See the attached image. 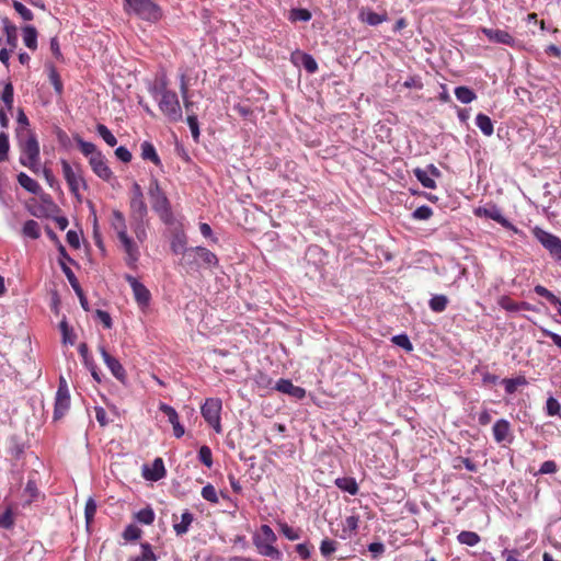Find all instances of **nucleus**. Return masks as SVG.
I'll list each match as a JSON object with an SVG mask.
<instances>
[{"label":"nucleus","mask_w":561,"mask_h":561,"mask_svg":"<svg viewBox=\"0 0 561 561\" xmlns=\"http://www.w3.org/2000/svg\"><path fill=\"white\" fill-rule=\"evenodd\" d=\"M89 163L93 172L104 181H110L113 176V172L108 168L106 160L102 153L93 154L90 157Z\"/></svg>","instance_id":"obj_15"},{"label":"nucleus","mask_w":561,"mask_h":561,"mask_svg":"<svg viewBox=\"0 0 561 561\" xmlns=\"http://www.w3.org/2000/svg\"><path fill=\"white\" fill-rule=\"evenodd\" d=\"M49 79H50L51 84L54 85L55 91L58 94H61L62 93V83H61L60 77L57 73L55 68L50 69Z\"/></svg>","instance_id":"obj_59"},{"label":"nucleus","mask_w":561,"mask_h":561,"mask_svg":"<svg viewBox=\"0 0 561 561\" xmlns=\"http://www.w3.org/2000/svg\"><path fill=\"white\" fill-rule=\"evenodd\" d=\"M140 536L141 529L133 524L128 525L123 533V538L125 540H136L140 538Z\"/></svg>","instance_id":"obj_49"},{"label":"nucleus","mask_w":561,"mask_h":561,"mask_svg":"<svg viewBox=\"0 0 561 561\" xmlns=\"http://www.w3.org/2000/svg\"><path fill=\"white\" fill-rule=\"evenodd\" d=\"M547 414L550 416H561V405L557 399L549 397L546 402Z\"/></svg>","instance_id":"obj_42"},{"label":"nucleus","mask_w":561,"mask_h":561,"mask_svg":"<svg viewBox=\"0 0 561 561\" xmlns=\"http://www.w3.org/2000/svg\"><path fill=\"white\" fill-rule=\"evenodd\" d=\"M503 383L505 386V391L510 394L514 393L518 386H524L527 383L525 377L510 378L503 379Z\"/></svg>","instance_id":"obj_37"},{"label":"nucleus","mask_w":561,"mask_h":561,"mask_svg":"<svg viewBox=\"0 0 561 561\" xmlns=\"http://www.w3.org/2000/svg\"><path fill=\"white\" fill-rule=\"evenodd\" d=\"M336 550V542L331 539H323L320 545L321 554L324 557L331 556Z\"/></svg>","instance_id":"obj_51"},{"label":"nucleus","mask_w":561,"mask_h":561,"mask_svg":"<svg viewBox=\"0 0 561 561\" xmlns=\"http://www.w3.org/2000/svg\"><path fill=\"white\" fill-rule=\"evenodd\" d=\"M535 238L556 260L561 261V239L540 227L533 229Z\"/></svg>","instance_id":"obj_8"},{"label":"nucleus","mask_w":561,"mask_h":561,"mask_svg":"<svg viewBox=\"0 0 561 561\" xmlns=\"http://www.w3.org/2000/svg\"><path fill=\"white\" fill-rule=\"evenodd\" d=\"M96 131L108 146L114 147L117 144V139L105 125L98 124Z\"/></svg>","instance_id":"obj_36"},{"label":"nucleus","mask_w":561,"mask_h":561,"mask_svg":"<svg viewBox=\"0 0 561 561\" xmlns=\"http://www.w3.org/2000/svg\"><path fill=\"white\" fill-rule=\"evenodd\" d=\"M18 182L19 184L24 188L26 190L27 192L32 193V194H41L42 193V187L41 185L35 181L33 180L32 178H30L27 174H25L24 172H21L19 175H18Z\"/></svg>","instance_id":"obj_23"},{"label":"nucleus","mask_w":561,"mask_h":561,"mask_svg":"<svg viewBox=\"0 0 561 561\" xmlns=\"http://www.w3.org/2000/svg\"><path fill=\"white\" fill-rule=\"evenodd\" d=\"M428 305L434 312H443L448 305V298L445 295H434Z\"/></svg>","instance_id":"obj_34"},{"label":"nucleus","mask_w":561,"mask_h":561,"mask_svg":"<svg viewBox=\"0 0 561 561\" xmlns=\"http://www.w3.org/2000/svg\"><path fill=\"white\" fill-rule=\"evenodd\" d=\"M60 267L64 274L66 275L68 282L70 283L72 289L77 294L80 304L84 310H88V300L83 294V290L75 275V273L71 271V268L64 262H60Z\"/></svg>","instance_id":"obj_18"},{"label":"nucleus","mask_w":561,"mask_h":561,"mask_svg":"<svg viewBox=\"0 0 561 561\" xmlns=\"http://www.w3.org/2000/svg\"><path fill=\"white\" fill-rule=\"evenodd\" d=\"M202 496L211 503H218L219 501L216 489L211 484H207L202 489Z\"/></svg>","instance_id":"obj_54"},{"label":"nucleus","mask_w":561,"mask_h":561,"mask_svg":"<svg viewBox=\"0 0 561 561\" xmlns=\"http://www.w3.org/2000/svg\"><path fill=\"white\" fill-rule=\"evenodd\" d=\"M368 551L374 559H378L385 552V545L382 542H371L368 545Z\"/></svg>","instance_id":"obj_62"},{"label":"nucleus","mask_w":561,"mask_h":561,"mask_svg":"<svg viewBox=\"0 0 561 561\" xmlns=\"http://www.w3.org/2000/svg\"><path fill=\"white\" fill-rule=\"evenodd\" d=\"M413 174L421 182V184L426 188H435L436 182L433 178H431L424 169L415 168L413 170Z\"/></svg>","instance_id":"obj_33"},{"label":"nucleus","mask_w":561,"mask_h":561,"mask_svg":"<svg viewBox=\"0 0 561 561\" xmlns=\"http://www.w3.org/2000/svg\"><path fill=\"white\" fill-rule=\"evenodd\" d=\"M131 561H157V556L153 553L151 546L144 542L141 543V554Z\"/></svg>","instance_id":"obj_39"},{"label":"nucleus","mask_w":561,"mask_h":561,"mask_svg":"<svg viewBox=\"0 0 561 561\" xmlns=\"http://www.w3.org/2000/svg\"><path fill=\"white\" fill-rule=\"evenodd\" d=\"M95 419L101 426H106L108 424L106 411L102 407L95 408Z\"/></svg>","instance_id":"obj_64"},{"label":"nucleus","mask_w":561,"mask_h":561,"mask_svg":"<svg viewBox=\"0 0 561 561\" xmlns=\"http://www.w3.org/2000/svg\"><path fill=\"white\" fill-rule=\"evenodd\" d=\"M140 149H141V158L144 160H149L152 163H154L156 165L161 164V160L156 151V148L153 147V145L151 142L144 141L140 145Z\"/></svg>","instance_id":"obj_25"},{"label":"nucleus","mask_w":561,"mask_h":561,"mask_svg":"<svg viewBox=\"0 0 561 561\" xmlns=\"http://www.w3.org/2000/svg\"><path fill=\"white\" fill-rule=\"evenodd\" d=\"M291 19L307 22L311 19V13L307 9H295L291 11Z\"/></svg>","instance_id":"obj_57"},{"label":"nucleus","mask_w":561,"mask_h":561,"mask_svg":"<svg viewBox=\"0 0 561 561\" xmlns=\"http://www.w3.org/2000/svg\"><path fill=\"white\" fill-rule=\"evenodd\" d=\"M359 18L363 22L369 25H378L386 20L385 15H380L370 10H362L359 13Z\"/></svg>","instance_id":"obj_31"},{"label":"nucleus","mask_w":561,"mask_h":561,"mask_svg":"<svg viewBox=\"0 0 561 561\" xmlns=\"http://www.w3.org/2000/svg\"><path fill=\"white\" fill-rule=\"evenodd\" d=\"M78 144H79V148H80L81 152L84 156L93 157V154L101 153L100 151L96 150L95 145L92 142H88L82 139H79Z\"/></svg>","instance_id":"obj_52"},{"label":"nucleus","mask_w":561,"mask_h":561,"mask_svg":"<svg viewBox=\"0 0 561 561\" xmlns=\"http://www.w3.org/2000/svg\"><path fill=\"white\" fill-rule=\"evenodd\" d=\"M455 95L457 100L463 104H469L477 98L476 93L471 89L463 85L455 89Z\"/></svg>","instance_id":"obj_29"},{"label":"nucleus","mask_w":561,"mask_h":561,"mask_svg":"<svg viewBox=\"0 0 561 561\" xmlns=\"http://www.w3.org/2000/svg\"><path fill=\"white\" fill-rule=\"evenodd\" d=\"M194 517L193 514L188 511L184 512L181 516V522L174 524L173 528L176 535L181 536L187 533L190 525L192 524Z\"/></svg>","instance_id":"obj_28"},{"label":"nucleus","mask_w":561,"mask_h":561,"mask_svg":"<svg viewBox=\"0 0 561 561\" xmlns=\"http://www.w3.org/2000/svg\"><path fill=\"white\" fill-rule=\"evenodd\" d=\"M160 410L168 416L169 422L172 424L174 436L178 438L182 437L184 435V427L179 422L176 411L165 403L160 405Z\"/></svg>","instance_id":"obj_21"},{"label":"nucleus","mask_w":561,"mask_h":561,"mask_svg":"<svg viewBox=\"0 0 561 561\" xmlns=\"http://www.w3.org/2000/svg\"><path fill=\"white\" fill-rule=\"evenodd\" d=\"M136 518L141 524L151 525L154 520V513L150 507H146V508L140 510L136 514Z\"/></svg>","instance_id":"obj_40"},{"label":"nucleus","mask_w":561,"mask_h":561,"mask_svg":"<svg viewBox=\"0 0 561 561\" xmlns=\"http://www.w3.org/2000/svg\"><path fill=\"white\" fill-rule=\"evenodd\" d=\"M335 485L342 491L350 493L351 495H356L358 493V484L354 478H337L335 480Z\"/></svg>","instance_id":"obj_24"},{"label":"nucleus","mask_w":561,"mask_h":561,"mask_svg":"<svg viewBox=\"0 0 561 561\" xmlns=\"http://www.w3.org/2000/svg\"><path fill=\"white\" fill-rule=\"evenodd\" d=\"M70 408V394H56L54 420H60Z\"/></svg>","instance_id":"obj_22"},{"label":"nucleus","mask_w":561,"mask_h":561,"mask_svg":"<svg viewBox=\"0 0 561 561\" xmlns=\"http://www.w3.org/2000/svg\"><path fill=\"white\" fill-rule=\"evenodd\" d=\"M142 476L149 481H159L165 476V468L161 458H156L151 467L145 465L142 467Z\"/></svg>","instance_id":"obj_19"},{"label":"nucleus","mask_w":561,"mask_h":561,"mask_svg":"<svg viewBox=\"0 0 561 561\" xmlns=\"http://www.w3.org/2000/svg\"><path fill=\"white\" fill-rule=\"evenodd\" d=\"M12 5L24 21L33 20V18H34L33 12L30 9H27L23 3H21L20 1H16V0H13Z\"/></svg>","instance_id":"obj_43"},{"label":"nucleus","mask_w":561,"mask_h":561,"mask_svg":"<svg viewBox=\"0 0 561 561\" xmlns=\"http://www.w3.org/2000/svg\"><path fill=\"white\" fill-rule=\"evenodd\" d=\"M112 227L116 231L117 238L126 253L127 265L135 266L139 259V250L134 240L128 237L125 217L119 210L113 211Z\"/></svg>","instance_id":"obj_2"},{"label":"nucleus","mask_w":561,"mask_h":561,"mask_svg":"<svg viewBox=\"0 0 561 561\" xmlns=\"http://www.w3.org/2000/svg\"><path fill=\"white\" fill-rule=\"evenodd\" d=\"M115 156L117 157V159H119L121 161H123L125 163L130 162L131 157H133L130 151L126 147H123V146L116 148Z\"/></svg>","instance_id":"obj_63"},{"label":"nucleus","mask_w":561,"mask_h":561,"mask_svg":"<svg viewBox=\"0 0 561 561\" xmlns=\"http://www.w3.org/2000/svg\"><path fill=\"white\" fill-rule=\"evenodd\" d=\"M13 515H12V512L11 510H5L1 515H0V527L2 528H11L13 526Z\"/></svg>","instance_id":"obj_58"},{"label":"nucleus","mask_w":561,"mask_h":561,"mask_svg":"<svg viewBox=\"0 0 561 561\" xmlns=\"http://www.w3.org/2000/svg\"><path fill=\"white\" fill-rule=\"evenodd\" d=\"M148 195L152 209L159 215L162 221L169 224L172 220V211L168 197L161 190L157 179H151Z\"/></svg>","instance_id":"obj_3"},{"label":"nucleus","mask_w":561,"mask_h":561,"mask_svg":"<svg viewBox=\"0 0 561 561\" xmlns=\"http://www.w3.org/2000/svg\"><path fill=\"white\" fill-rule=\"evenodd\" d=\"M157 100L160 111L169 122L176 123L182 121V107L175 92H165L164 95L159 96Z\"/></svg>","instance_id":"obj_7"},{"label":"nucleus","mask_w":561,"mask_h":561,"mask_svg":"<svg viewBox=\"0 0 561 561\" xmlns=\"http://www.w3.org/2000/svg\"><path fill=\"white\" fill-rule=\"evenodd\" d=\"M476 215L480 216V217L483 216L485 218L493 219L494 221L499 222L504 228L510 229V230L514 231L515 233H518V229L502 215L501 209L496 206L479 207L476 210Z\"/></svg>","instance_id":"obj_11"},{"label":"nucleus","mask_w":561,"mask_h":561,"mask_svg":"<svg viewBox=\"0 0 561 561\" xmlns=\"http://www.w3.org/2000/svg\"><path fill=\"white\" fill-rule=\"evenodd\" d=\"M392 342L408 352L413 350L412 343L410 342L407 334L394 335L392 337Z\"/></svg>","instance_id":"obj_53"},{"label":"nucleus","mask_w":561,"mask_h":561,"mask_svg":"<svg viewBox=\"0 0 561 561\" xmlns=\"http://www.w3.org/2000/svg\"><path fill=\"white\" fill-rule=\"evenodd\" d=\"M168 85L169 83L167 77L162 76L156 81L149 91L154 99H158L159 96L164 95L165 92H172Z\"/></svg>","instance_id":"obj_27"},{"label":"nucleus","mask_w":561,"mask_h":561,"mask_svg":"<svg viewBox=\"0 0 561 561\" xmlns=\"http://www.w3.org/2000/svg\"><path fill=\"white\" fill-rule=\"evenodd\" d=\"M20 163L34 173L39 172V145L34 134L21 145Z\"/></svg>","instance_id":"obj_6"},{"label":"nucleus","mask_w":561,"mask_h":561,"mask_svg":"<svg viewBox=\"0 0 561 561\" xmlns=\"http://www.w3.org/2000/svg\"><path fill=\"white\" fill-rule=\"evenodd\" d=\"M558 470V466L553 460H547L541 463L539 469V474H551L556 473Z\"/></svg>","instance_id":"obj_60"},{"label":"nucleus","mask_w":561,"mask_h":561,"mask_svg":"<svg viewBox=\"0 0 561 561\" xmlns=\"http://www.w3.org/2000/svg\"><path fill=\"white\" fill-rule=\"evenodd\" d=\"M275 388L280 392L287 393L297 399H302L306 396V390L304 388L293 385L288 379H279Z\"/></svg>","instance_id":"obj_20"},{"label":"nucleus","mask_w":561,"mask_h":561,"mask_svg":"<svg viewBox=\"0 0 561 561\" xmlns=\"http://www.w3.org/2000/svg\"><path fill=\"white\" fill-rule=\"evenodd\" d=\"M130 220L134 225V231L137 236H139V230L141 229V222L146 218L148 214V208L145 203V197L142 193L141 186L135 182L131 186L130 191Z\"/></svg>","instance_id":"obj_4"},{"label":"nucleus","mask_w":561,"mask_h":561,"mask_svg":"<svg viewBox=\"0 0 561 561\" xmlns=\"http://www.w3.org/2000/svg\"><path fill=\"white\" fill-rule=\"evenodd\" d=\"M7 36V44L11 48H15L18 46V28L16 27H9L8 31H4Z\"/></svg>","instance_id":"obj_61"},{"label":"nucleus","mask_w":561,"mask_h":561,"mask_svg":"<svg viewBox=\"0 0 561 561\" xmlns=\"http://www.w3.org/2000/svg\"><path fill=\"white\" fill-rule=\"evenodd\" d=\"M476 124L485 136L493 134V124L489 116L480 113L476 117Z\"/></svg>","instance_id":"obj_30"},{"label":"nucleus","mask_w":561,"mask_h":561,"mask_svg":"<svg viewBox=\"0 0 561 561\" xmlns=\"http://www.w3.org/2000/svg\"><path fill=\"white\" fill-rule=\"evenodd\" d=\"M186 121L190 126L193 138L197 139L199 137V127H198L197 116L194 113L188 114Z\"/></svg>","instance_id":"obj_55"},{"label":"nucleus","mask_w":561,"mask_h":561,"mask_svg":"<svg viewBox=\"0 0 561 561\" xmlns=\"http://www.w3.org/2000/svg\"><path fill=\"white\" fill-rule=\"evenodd\" d=\"M433 210L428 206H420L413 213L412 217L416 220H427L432 217Z\"/></svg>","instance_id":"obj_47"},{"label":"nucleus","mask_w":561,"mask_h":561,"mask_svg":"<svg viewBox=\"0 0 561 561\" xmlns=\"http://www.w3.org/2000/svg\"><path fill=\"white\" fill-rule=\"evenodd\" d=\"M483 34L489 38L490 42L504 44L507 46H515V38L506 31L499 28H482Z\"/></svg>","instance_id":"obj_17"},{"label":"nucleus","mask_w":561,"mask_h":561,"mask_svg":"<svg viewBox=\"0 0 561 561\" xmlns=\"http://www.w3.org/2000/svg\"><path fill=\"white\" fill-rule=\"evenodd\" d=\"M1 100L3 101V103L5 104V106L11 110L12 108V105H13V85L11 82H8L4 88H3V91L1 93Z\"/></svg>","instance_id":"obj_44"},{"label":"nucleus","mask_w":561,"mask_h":561,"mask_svg":"<svg viewBox=\"0 0 561 561\" xmlns=\"http://www.w3.org/2000/svg\"><path fill=\"white\" fill-rule=\"evenodd\" d=\"M534 290L537 295L545 297L547 300H549L553 305H557L561 300L553 293H551L550 290H548L546 287H543L541 285L535 286Z\"/></svg>","instance_id":"obj_46"},{"label":"nucleus","mask_w":561,"mask_h":561,"mask_svg":"<svg viewBox=\"0 0 561 561\" xmlns=\"http://www.w3.org/2000/svg\"><path fill=\"white\" fill-rule=\"evenodd\" d=\"M23 233L32 239H38L41 236L38 222L33 219L26 220L23 226Z\"/></svg>","instance_id":"obj_35"},{"label":"nucleus","mask_w":561,"mask_h":561,"mask_svg":"<svg viewBox=\"0 0 561 561\" xmlns=\"http://www.w3.org/2000/svg\"><path fill=\"white\" fill-rule=\"evenodd\" d=\"M99 352L105 363V365L107 366V368L111 370L112 375L117 379L119 380L121 382L125 383L126 381V370L125 368L122 366V364L118 362V359H116L115 357H113L106 350L104 346L100 345L99 346Z\"/></svg>","instance_id":"obj_12"},{"label":"nucleus","mask_w":561,"mask_h":561,"mask_svg":"<svg viewBox=\"0 0 561 561\" xmlns=\"http://www.w3.org/2000/svg\"><path fill=\"white\" fill-rule=\"evenodd\" d=\"M494 440L501 443H512L513 435L511 431V424L507 420H497L492 428Z\"/></svg>","instance_id":"obj_16"},{"label":"nucleus","mask_w":561,"mask_h":561,"mask_svg":"<svg viewBox=\"0 0 561 561\" xmlns=\"http://www.w3.org/2000/svg\"><path fill=\"white\" fill-rule=\"evenodd\" d=\"M61 168L70 192L80 201L79 184L82 182L83 186H85V183L83 182L82 178L73 171L72 167L66 160L61 161Z\"/></svg>","instance_id":"obj_14"},{"label":"nucleus","mask_w":561,"mask_h":561,"mask_svg":"<svg viewBox=\"0 0 561 561\" xmlns=\"http://www.w3.org/2000/svg\"><path fill=\"white\" fill-rule=\"evenodd\" d=\"M280 533L289 540L299 539V533L295 530L293 527L288 526L286 523L279 524Z\"/></svg>","instance_id":"obj_56"},{"label":"nucleus","mask_w":561,"mask_h":561,"mask_svg":"<svg viewBox=\"0 0 561 561\" xmlns=\"http://www.w3.org/2000/svg\"><path fill=\"white\" fill-rule=\"evenodd\" d=\"M9 149V136L5 133H0V162L8 159Z\"/></svg>","instance_id":"obj_48"},{"label":"nucleus","mask_w":561,"mask_h":561,"mask_svg":"<svg viewBox=\"0 0 561 561\" xmlns=\"http://www.w3.org/2000/svg\"><path fill=\"white\" fill-rule=\"evenodd\" d=\"M301 65L309 73H314L318 70V64L316 59L309 54H304L301 56Z\"/></svg>","instance_id":"obj_45"},{"label":"nucleus","mask_w":561,"mask_h":561,"mask_svg":"<svg viewBox=\"0 0 561 561\" xmlns=\"http://www.w3.org/2000/svg\"><path fill=\"white\" fill-rule=\"evenodd\" d=\"M502 308L507 311H519V310H529V305L527 302H515L510 298H503L501 301Z\"/></svg>","instance_id":"obj_38"},{"label":"nucleus","mask_w":561,"mask_h":561,"mask_svg":"<svg viewBox=\"0 0 561 561\" xmlns=\"http://www.w3.org/2000/svg\"><path fill=\"white\" fill-rule=\"evenodd\" d=\"M277 537L268 525H262L257 533L253 535V545L259 553L272 559H279L280 552L274 547Z\"/></svg>","instance_id":"obj_5"},{"label":"nucleus","mask_w":561,"mask_h":561,"mask_svg":"<svg viewBox=\"0 0 561 561\" xmlns=\"http://www.w3.org/2000/svg\"><path fill=\"white\" fill-rule=\"evenodd\" d=\"M126 2L144 20L156 21L160 18L159 8L151 0H126Z\"/></svg>","instance_id":"obj_10"},{"label":"nucleus","mask_w":561,"mask_h":561,"mask_svg":"<svg viewBox=\"0 0 561 561\" xmlns=\"http://www.w3.org/2000/svg\"><path fill=\"white\" fill-rule=\"evenodd\" d=\"M221 400L216 398H209L202 405V415L205 421L217 432L220 433V411H221Z\"/></svg>","instance_id":"obj_9"},{"label":"nucleus","mask_w":561,"mask_h":561,"mask_svg":"<svg viewBox=\"0 0 561 561\" xmlns=\"http://www.w3.org/2000/svg\"><path fill=\"white\" fill-rule=\"evenodd\" d=\"M186 239L184 233H175L171 241V249L175 254H182L181 264L187 271H196L199 268L197 256H199L206 266H216L218 264L217 256L206 248L195 247L186 248Z\"/></svg>","instance_id":"obj_1"},{"label":"nucleus","mask_w":561,"mask_h":561,"mask_svg":"<svg viewBox=\"0 0 561 561\" xmlns=\"http://www.w3.org/2000/svg\"><path fill=\"white\" fill-rule=\"evenodd\" d=\"M125 279L130 285L137 304L140 307H147L149 305L151 297L150 291L145 287V285H142L140 282L137 280V278H135L131 275H126Z\"/></svg>","instance_id":"obj_13"},{"label":"nucleus","mask_w":561,"mask_h":561,"mask_svg":"<svg viewBox=\"0 0 561 561\" xmlns=\"http://www.w3.org/2000/svg\"><path fill=\"white\" fill-rule=\"evenodd\" d=\"M198 459L208 468L213 466L211 450L208 446H202L199 448Z\"/></svg>","instance_id":"obj_50"},{"label":"nucleus","mask_w":561,"mask_h":561,"mask_svg":"<svg viewBox=\"0 0 561 561\" xmlns=\"http://www.w3.org/2000/svg\"><path fill=\"white\" fill-rule=\"evenodd\" d=\"M23 41L27 48L35 50L37 48V31L32 25L23 27Z\"/></svg>","instance_id":"obj_26"},{"label":"nucleus","mask_w":561,"mask_h":561,"mask_svg":"<svg viewBox=\"0 0 561 561\" xmlns=\"http://www.w3.org/2000/svg\"><path fill=\"white\" fill-rule=\"evenodd\" d=\"M457 540L461 545L473 547L480 542V536L474 531L463 530L457 536Z\"/></svg>","instance_id":"obj_32"},{"label":"nucleus","mask_w":561,"mask_h":561,"mask_svg":"<svg viewBox=\"0 0 561 561\" xmlns=\"http://www.w3.org/2000/svg\"><path fill=\"white\" fill-rule=\"evenodd\" d=\"M96 513V503L92 497H89L85 507H84V517L87 522V526L93 522L94 515Z\"/></svg>","instance_id":"obj_41"}]
</instances>
